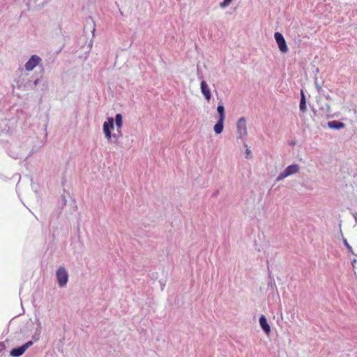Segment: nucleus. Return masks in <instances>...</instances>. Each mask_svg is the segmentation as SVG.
Instances as JSON below:
<instances>
[{
    "label": "nucleus",
    "mask_w": 357,
    "mask_h": 357,
    "mask_svg": "<svg viewBox=\"0 0 357 357\" xmlns=\"http://www.w3.org/2000/svg\"><path fill=\"white\" fill-rule=\"evenodd\" d=\"M115 123L117 127V133L112 135L111 130L114 129V119L112 117L108 118V121L103 123V132L105 138L108 142L119 143V139L122 137L121 128L123 126V119L121 114H117L115 117Z\"/></svg>",
    "instance_id": "obj_1"
},
{
    "label": "nucleus",
    "mask_w": 357,
    "mask_h": 357,
    "mask_svg": "<svg viewBox=\"0 0 357 357\" xmlns=\"http://www.w3.org/2000/svg\"><path fill=\"white\" fill-rule=\"evenodd\" d=\"M56 279L60 287H64L68 282V275L63 267H59L56 271Z\"/></svg>",
    "instance_id": "obj_2"
},
{
    "label": "nucleus",
    "mask_w": 357,
    "mask_h": 357,
    "mask_svg": "<svg viewBox=\"0 0 357 357\" xmlns=\"http://www.w3.org/2000/svg\"><path fill=\"white\" fill-rule=\"evenodd\" d=\"M298 170H299V167L298 165H295V164L291 165L288 166L282 173L280 174L277 180L278 181L282 180L284 178H286L291 174L297 173L298 172Z\"/></svg>",
    "instance_id": "obj_3"
},
{
    "label": "nucleus",
    "mask_w": 357,
    "mask_h": 357,
    "mask_svg": "<svg viewBox=\"0 0 357 357\" xmlns=\"http://www.w3.org/2000/svg\"><path fill=\"white\" fill-rule=\"evenodd\" d=\"M274 37L280 52H282V53L287 52L288 47L287 46L285 39L282 34L280 33V32H275L274 34Z\"/></svg>",
    "instance_id": "obj_4"
},
{
    "label": "nucleus",
    "mask_w": 357,
    "mask_h": 357,
    "mask_svg": "<svg viewBox=\"0 0 357 357\" xmlns=\"http://www.w3.org/2000/svg\"><path fill=\"white\" fill-rule=\"evenodd\" d=\"M237 133L238 138H243L247 135V126L245 119L241 117L237 122Z\"/></svg>",
    "instance_id": "obj_5"
},
{
    "label": "nucleus",
    "mask_w": 357,
    "mask_h": 357,
    "mask_svg": "<svg viewBox=\"0 0 357 357\" xmlns=\"http://www.w3.org/2000/svg\"><path fill=\"white\" fill-rule=\"evenodd\" d=\"M32 344V341H29L20 347L14 348L10 351V355L13 357H19L22 356Z\"/></svg>",
    "instance_id": "obj_6"
},
{
    "label": "nucleus",
    "mask_w": 357,
    "mask_h": 357,
    "mask_svg": "<svg viewBox=\"0 0 357 357\" xmlns=\"http://www.w3.org/2000/svg\"><path fill=\"white\" fill-rule=\"evenodd\" d=\"M41 59L37 55H32L25 64V68L27 71L32 70L40 62Z\"/></svg>",
    "instance_id": "obj_7"
},
{
    "label": "nucleus",
    "mask_w": 357,
    "mask_h": 357,
    "mask_svg": "<svg viewBox=\"0 0 357 357\" xmlns=\"http://www.w3.org/2000/svg\"><path fill=\"white\" fill-rule=\"evenodd\" d=\"M201 91L202 94L204 96L207 100H209L211 97V91L208 86L207 83L205 81L201 82Z\"/></svg>",
    "instance_id": "obj_8"
},
{
    "label": "nucleus",
    "mask_w": 357,
    "mask_h": 357,
    "mask_svg": "<svg viewBox=\"0 0 357 357\" xmlns=\"http://www.w3.org/2000/svg\"><path fill=\"white\" fill-rule=\"evenodd\" d=\"M259 324L261 327V328L264 330V331L267 334L269 335L271 332V328L268 324L267 323L266 319L265 316L261 315L259 318Z\"/></svg>",
    "instance_id": "obj_9"
},
{
    "label": "nucleus",
    "mask_w": 357,
    "mask_h": 357,
    "mask_svg": "<svg viewBox=\"0 0 357 357\" xmlns=\"http://www.w3.org/2000/svg\"><path fill=\"white\" fill-rule=\"evenodd\" d=\"M328 126L333 129H341L345 127V124L338 121H332L328 123Z\"/></svg>",
    "instance_id": "obj_10"
},
{
    "label": "nucleus",
    "mask_w": 357,
    "mask_h": 357,
    "mask_svg": "<svg viewBox=\"0 0 357 357\" xmlns=\"http://www.w3.org/2000/svg\"><path fill=\"white\" fill-rule=\"evenodd\" d=\"M224 121L225 120L218 119L216 124L214 126V131L216 134H220L224 128Z\"/></svg>",
    "instance_id": "obj_11"
},
{
    "label": "nucleus",
    "mask_w": 357,
    "mask_h": 357,
    "mask_svg": "<svg viewBox=\"0 0 357 357\" xmlns=\"http://www.w3.org/2000/svg\"><path fill=\"white\" fill-rule=\"evenodd\" d=\"M300 109L302 112L306 111V102H305V95L303 91H301V98L300 101Z\"/></svg>",
    "instance_id": "obj_12"
},
{
    "label": "nucleus",
    "mask_w": 357,
    "mask_h": 357,
    "mask_svg": "<svg viewBox=\"0 0 357 357\" xmlns=\"http://www.w3.org/2000/svg\"><path fill=\"white\" fill-rule=\"evenodd\" d=\"M217 112L219 114V119L225 120V107L223 105H220L217 107Z\"/></svg>",
    "instance_id": "obj_13"
},
{
    "label": "nucleus",
    "mask_w": 357,
    "mask_h": 357,
    "mask_svg": "<svg viewBox=\"0 0 357 357\" xmlns=\"http://www.w3.org/2000/svg\"><path fill=\"white\" fill-rule=\"evenodd\" d=\"M232 0H224L222 2L220 3V6L222 8L226 7L229 6Z\"/></svg>",
    "instance_id": "obj_14"
},
{
    "label": "nucleus",
    "mask_w": 357,
    "mask_h": 357,
    "mask_svg": "<svg viewBox=\"0 0 357 357\" xmlns=\"http://www.w3.org/2000/svg\"><path fill=\"white\" fill-rule=\"evenodd\" d=\"M4 344L0 342V352L4 349Z\"/></svg>",
    "instance_id": "obj_15"
},
{
    "label": "nucleus",
    "mask_w": 357,
    "mask_h": 357,
    "mask_svg": "<svg viewBox=\"0 0 357 357\" xmlns=\"http://www.w3.org/2000/svg\"><path fill=\"white\" fill-rule=\"evenodd\" d=\"M356 259H354L352 261V266L353 267L355 268H356Z\"/></svg>",
    "instance_id": "obj_16"
},
{
    "label": "nucleus",
    "mask_w": 357,
    "mask_h": 357,
    "mask_svg": "<svg viewBox=\"0 0 357 357\" xmlns=\"http://www.w3.org/2000/svg\"><path fill=\"white\" fill-rule=\"evenodd\" d=\"M246 153H247L248 157V156L250 155L251 151H250L249 149H247V151H246Z\"/></svg>",
    "instance_id": "obj_17"
},
{
    "label": "nucleus",
    "mask_w": 357,
    "mask_h": 357,
    "mask_svg": "<svg viewBox=\"0 0 357 357\" xmlns=\"http://www.w3.org/2000/svg\"><path fill=\"white\" fill-rule=\"evenodd\" d=\"M346 245L349 249H351V246L346 242Z\"/></svg>",
    "instance_id": "obj_18"
}]
</instances>
